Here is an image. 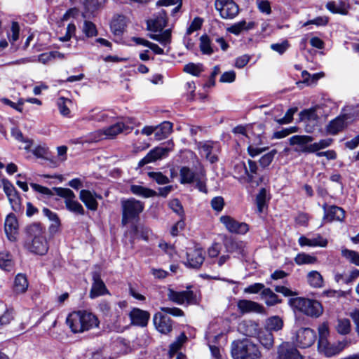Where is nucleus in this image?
<instances>
[{
	"label": "nucleus",
	"instance_id": "obj_1",
	"mask_svg": "<svg viewBox=\"0 0 359 359\" xmlns=\"http://www.w3.org/2000/svg\"><path fill=\"white\" fill-rule=\"evenodd\" d=\"M26 233L24 248L35 255H46L49 247L45 235V228L41 224L33 223L27 226Z\"/></svg>",
	"mask_w": 359,
	"mask_h": 359
},
{
	"label": "nucleus",
	"instance_id": "obj_2",
	"mask_svg": "<svg viewBox=\"0 0 359 359\" xmlns=\"http://www.w3.org/2000/svg\"><path fill=\"white\" fill-rule=\"evenodd\" d=\"M66 323L73 332L79 333L98 327L99 320L92 313L77 311L68 315Z\"/></svg>",
	"mask_w": 359,
	"mask_h": 359
},
{
	"label": "nucleus",
	"instance_id": "obj_3",
	"mask_svg": "<svg viewBox=\"0 0 359 359\" xmlns=\"http://www.w3.org/2000/svg\"><path fill=\"white\" fill-rule=\"evenodd\" d=\"M231 353L233 359H259L261 356L257 346L248 339L233 341Z\"/></svg>",
	"mask_w": 359,
	"mask_h": 359
},
{
	"label": "nucleus",
	"instance_id": "obj_4",
	"mask_svg": "<svg viewBox=\"0 0 359 359\" xmlns=\"http://www.w3.org/2000/svg\"><path fill=\"white\" fill-rule=\"evenodd\" d=\"M288 304L294 310H297L304 314L318 318L323 311L321 304L313 299L304 297H294L288 300Z\"/></svg>",
	"mask_w": 359,
	"mask_h": 359
},
{
	"label": "nucleus",
	"instance_id": "obj_5",
	"mask_svg": "<svg viewBox=\"0 0 359 359\" xmlns=\"http://www.w3.org/2000/svg\"><path fill=\"white\" fill-rule=\"evenodd\" d=\"M313 137L309 135H294L292 136L289 141L291 145L302 146L300 151L302 153H314L320 149L328 147L332 142L330 138L320 140L318 142H315L307 145L308 143L311 142Z\"/></svg>",
	"mask_w": 359,
	"mask_h": 359
},
{
	"label": "nucleus",
	"instance_id": "obj_6",
	"mask_svg": "<svg viewBox=\"0 0 359 359\" xmlns=\"http://www.w3.org/2000/svg\"><path fill=\"white\" fill-rule=\"evenodd\" d=\"M122 209L121 224L126 226L130 221L139 217L143 211L144 203L134 198L123 199L121 201Z\"/></svg>",
	"mask_w": 359,
	"mask_h": 359
},
{
	"label": "nucleus",
	"instance_id": "obj_7",
	"mask_svg": "<svg viewBox=\"0 0 359 359\" xmlns=\"http://www.w3.org/2000/svg\"><path fill=\"white\" fill-rule=\"evenodd\" d=\"M53 190L57 196L65 199V203L67 210L76 215H85L84 208L82 205L76 200V196L70 189L55 187Z\"/></svg>",
	"mask_w": 359,
	"mask_h": 359
},
{
	"label": "nucleus",
	"instance_id": "obj_8",
	"mask_svg": "<svg viewBox=\"0 0 359 359\" xmlns=\"http://www.w3.org/2000/svg\"><path fill=\"white\" fill-rule=\"evenodd\" d=\"M195 144L200 155L210 163H215L218 161V154L220 152V144L218 142L196 140Z\"/></svg>",
	"mask_w": 359,
	"mask_h": 359
},
{
	"label": "nucleus",
	"instance_id": "obj_9",
	"mask_svg": "<svg viewBox=\"0 0 359 359\" xmlns=\"http://www.w3.org/2000/svg\"><path fill=\"white\" fill-rule=\"evenodd\" d=\"M214 5L223 19H233L239 13L238 6L233 0H215Z\"/></svg>",
	"mask_w": 359,
	"mask_h": 359
},
{
	"label": "nucleus",
	"instance_id": "obj_10",
	"mask_svg": "<svg viewBox=\"0 0 359 359\" xmlns=\"http://www.w3.org/2000/svg\"><path fill=\"white\" fill-rule=\"evenodd\" d=\"M168 298L177 304H194L196 303V297L191 290L175 291L169 288L167 294Z\"/></svg>",
	"mask_w": 359,
	"mask_h": 359
},
{
	"label": "nucleus",
	"instance_id": "obj_11",
	"mask_svg": "<svg viewBox=\"0 0 359 359\" xmlns=\"http://www.w3.org/2000/svg\"><path fill=\"white\" fill-rule=\"evenodd\" d=\"M219 220L226 230L232 233L245 235L250 229L247 223L240 222L229 215L221 216Z\"/></svg>",
	"mask_w": 359,
	"mask_h": 359
},
{
	"label": "nucleus",
	"instance_id": "obj_12",
	"mask_svg": "<svg viewBox=\"0 0 359 359\" xmlns=\"http://www.w3.org/2000/svg\"><path fill=\"white\" fill-rule=\"evenodd\" d=\"M4 191L8 197L12 209L15 212H19L21 210V199L19 196L18 192L13 185V184L8 180H4L2 181Z\"/></svg>",
	"mask_w": 359,
	"mask_h": 359
},
{
	"label": "nucleus",
	"instance_id": "obj_13",
	"mask_svg": "<svg viewBox=\"0 0 359 359\" xmlns=\"http://www.w3.org/2000/svg\"><path fill=\"white\" fill-rule=\"evenodd\" d=\"M316 339L315 332L311 328H300L296 334V341L298 346L305 348L313 344Z\"/></svg>",
	"mask_w": 359,
	"mask_h": 359
},
{
	"label": "nucleus",
	"instance_id": "obj_14",
	"mask_svg": "<svg viewBox=\"0 0 359 359\" xmlns=\"http://www.w3.org/2000/svg\"><path fill=\"white\" fill-rule=\"evenodd\" d=\"M154 324L156 330L162 334H168L172 331V320L167 315L157 312L153 318Z\"/></svg>",
	"mask_w": 359,
	"mask_h": 359
},
{
	"label": "nucleus",
	"instance_id": "obj_15",
	"mask_svg": "<svg viewBox=\"0 0 359 359\" xmlns=\"http://www.w3.org/2000/svg\"><path fill=\"white\" fill-rule=\"evenodd\" d=\"M237 306L241 314L248 313H265V309L262 305L251 300L241 299L237 302Z\"/></svg>",
	"mask_w": 359,
	"mask_h": 359
},
{
	"label": "nucleus",
	"instance_id": "obj_16",
	"mask_svg": "<svg viewBox=\"0 0 359 359\" xmlns=\"http://www.w3.org/2000/svg\"><path fill=\"white\" fill-rule=\"evenodd\" d=\"M167 20L168 18L165 11L161 10L154 16V19L147 21L148 29L155 32H161L166 26Z\"/></svg>",
	"mask_w": 359,
	"mask_h": 359
},
{
	"label": "nucleus",
	"instance_id": "obj_17",
	"mask_svg": "<svg viewBox=\"0 0 359 359\" xmlns=\"http://www.w3.org/2000/svg\"><path fill=\"white\" fill-rule=\"evenodd\" d=\"M93 284L89 293V297L91 299H95L99 296L109 294V291L106 287L105 284L100 278L98 273H94L93 275Z\"/></svg>",
	"mask_w": 359,
	"mask_h": 359
},
{
	"label": "nucleus",
	"instance_id": "obj_18",
	"mask_svg": "<svg viewBox=\"0 0 359 359\" xmlns=\"http://www.w3.org/2000/svg\"><path fill=\"white\" fill-rule=\"evenodd\" d=\"M169 150L167 148L164 147H155L151 149L143 158H142L139 163V167H143L144 165L154 162L158 159H161L163 157L165 156Z\"/></svg>",
	"mask_w": 359,
	"mask_h": 359
},
{
	"label": "nucleus",
	"instance_id": "obj_19",
	"mask_svg": "<svg viewBox=\"0 0 359 359\" xmlns=\"http://www.w3.org/2000/svg\"><path fill=\"white\" fill-rule=\"evenodd\" d=\"M169 150L167 148L164 147H155L151 149L143 158H142L139 163V167H143L144 165L154 162L158 159H161L163 157L165 156Z\"/></svg>",
	"mask_w": 359,
	"mask_h": 359
},
{
	"label": "nucleus",
	"instance_id": "obj_20",
	"mask_svg": "<svg viewBox=\"0 0 359 359\" xmlns=\"http://www.w3.org/2000/svg\"><path fill=\"white\" fill-rule=\"evenodd\" d=\"M18 229V222L15 215L13 213L8 215L4 222V231L9 241H15Z\"/></svg>",
	"mask_w": 359,
	"mask_h": 359
},
{
	"label": "nucleus",
	"instance_id": "obj_21",
	"mask_svg": "<svg viewBox=\"0 0 359 359\" xmlns=\"http://www.w3.org/2000/svg\"><path fill=\"white\" fill-rule=\"evenodd\" d=\"M204 259V252L202 250H190L187 252L185 264L191 268L198 269L203 263Z\"/></svg>",
	"mask_w": 359,
	"mask_h": 359
},
{
	"label": "nucleus",
	"instance_id": "obj_22",
	"mask_svg": "<svg viewBox=\"0 0 359 359\" xmlns=\"http://www.w3.org/2000/svg\"><path fill=\"white\" fill-rule=\"evenodd\" d=\"M298 243L301 247L309 246L325 248L327 245L328 241L320 234L317 233L311 238H307L304 236H302L299 238Z\"/></svg>",
	"mask_w": 359,
	"mask_h": 359
},
{
	"label": "nucleus",
	"instance_id": "obj_23",
	"mask_svg": "<svg viewBox=\"0 0 359 359\" xmlns=\"http://www.w3.org/2000/svg\"><path fill=\"white\" fill-rule=\"evenodd\" d=\"M132 324L140 327L147 326L150 318V313L148 311L134 308L129 313Z\"/></svg>",
	"mask_w": 359,
	"mask_h": 359
},
{
	"label": "nucleus",
	"instance_id": "obj_24",
	"mask_svg": "<svg viewBox=\"0 0 359 359\" xmlns=\"http://www.w3.org/2000/svg\"><path fill=\"white\" fill-rule=\"evenodd\" d=\"M224 247L226 252L237 255H245L246 243L244 241L233 238H228L224 241Z\"/></svg>",
	"mask_w": 359,
	"mask_h": 359
},
{
	"label": "nucleus",
	"instance_id": "obj_25",
	"mask_svg": "<svg viewBox=\"0 0 359 359\" xmlns=\"http://www.w3.org/2000/svg\"><path fill=\"white\" fill-rule=\"evenodd\" d=\"M133 130L132 127L125 125L122 122L116 123L106 128H104L106 139H113L117 135L126 133H128Z\"/></svg>",
	"mask_w": 359,
	"mask_h": 359
},
{
	"label": "nucleus",
	"instance_id": "obj_26",
	"mask_svg": "<svg viewBox=\"0 0 359 359\" xmlns=\"http://www.w3.org/2000/svg\"><path fill=\"white\" fill-rule=\"evenodd\" d=\"M238 331L247 337H255L259 334V324L252 320H243L238 326Z\"/></svg>",
	"mask_w": 359,
	"mask_h": 359
},
{
	"label": "nucleus",
	"instance_id": "obj_27",
	"mask_svg": "<svg viewBox=\"0 0 359 359\" xmlns=\"http://www.w3.org/2000/svg\"><path fill=\"white\" fill-rule=\"evenodd\" d=\"M345 218V210L339 206L330 205V210L326 215H323V219L327 222L334 221L343 222Z\"/></svg>",
	"mask_w": 359,
	"mask_h": 359
},
{
	"label": "nucleus",
	"instance_id": "obj_28",
	"mask_svg": "<svg viewBox=\"0 0 359 359\" xmlns=\"http://www.w3.org/2000/svg\"><path fill=\"white\" fill-rule=\"evenodd\" d=\"M280 359H299L300 354L298 350L289 344H282L278 349Z\"/></svg>",
	"mask_w": 359,
	"mask_h": 359
},
{
	"label": "nucleus",
	"instance_id": "obj_29",
	"mask_svg": "<svg viewBox=\"0 0 359 359\" xmlns=\"http://www.w3.org/2000/svg\"><path fill=\"white\" fill-rule=\"evenodd\" d=\"M97 195L89 190L82 189L79 194V198L85 204L86 208L90 210H96L98 203L96 201Z\"/></svg>",
	"mask_w": 359,
	"mask_h": 359
},
{
	"label": "nucleus",
	"instance_id": "obj_30",
	"mask_svg": "<svg viewBox=\"0 0 359 359\" xmlns=\"http://www.w3.org/2000/svg\"><path fill=\"white\" fill-rule=\"evenodd\" d=\"M199 175H204V171L201 169L199 173L196 174L189 168L184 166L180 170V182L182 184H191L196 180Z\"/></svg>",
	"mask_w": 359,
	"mask_h": 359
},
{
	"label": "nucleus",
	"instance_id": "obj_31",
	"mask_svg": "<svg viewBox=\"0 0 359 359\" xmlns=\"http://www.w3.org/2000/svg\"><path fill=\"white\" fill-rule=\"evenodd\" d=\"M126 27V17L123 15H117L114 16L111 24L110 28L111 32L115 35H121Z\"/></svg>",
	"mask_w": 359,
	"mask_h": 359
},
{
	"label": "nucleus",
	"instance_id": "obj_32",
	"mask_svg": "<svg viewBox=\"0 0 359 359\" xmlns=\"http://www.w3.org/2000/svg\"><path fill=\"white\" fill-rule=\"evenodd\" d=\"M172 123L169 121H163L155 127V138L156 140H162L168 137L172 130Z\"/></svg>",
	"mask_w": 359,
	"mask_h": 359
},
{
	"label": "nucleus",
	"instance_id": "obj_33",
	"mask_svg": "<svg viewBox=\"0 0 359 359\" xmlns=\"http://www.w3.org/2000/svg\"><path fill=\"white\" fill-rule=\"evenodd\" d=\"M345 127V116H337L331 121L327 126V132L330 135H337Z\"/></svg>",
	"mask_w": 359,
	"mask_h": 359
},
{
	"label": "nucleus",
	"instance_id": "obj_34",
	"mask_svg": "<svg viewBox=\"0 0 359 359\" xmlns=\"http://www.w3.org/2000/svg\"><path fill=\"white\" fill-rule=\"evenodd\" d=\"M255 27V22H250L247 23L245 20H241L238 22L234 23L231 27L227 28V31L235 35L240 34L243 31L252 29Z\"/></svg>",
	"mask_w": 359,
	"mask_h": 359
},
{
	"label": "nucleus",
	"instance_id": "obj_35",
	"mask_svg": "<svg viewBox=\"0 0 359 359\" xmlns=\"http://www.w3.org/2000/svg\"><path fill=\"white\" fill-rule=\"evenodd\" d=\"M262 299H264L265 304L272 306L281 303L282 300L270 288H265L261 292Z\"/></svg>",
	"mask_w": 359,
	"mask_h": 359
},
{
	"label": "nucleus",
	"instance_id": "obj_36",
	"mask_svg": "<svg viewBox=\"0 0 359 359\" xmlns=\"http://www.w3.org/2000/svg\"><path fill=\"white\" fill-rule=\"evenodd\" d=\"M283 327V320L278 316H271L266 320V330L268 332H278L282 330Z\"/></svg>",
	"mask_w": 359,
	"mask_h": 359
},
{
	"label": "nucleus",
	"instance_id": "obj_37",
	"mask_svg": "<svg viewBox=\"0 0 359 359\" xmlns=\"http://www.w3.org/2000/svg\"><path fill=\"white\" fill-rule=\"evenodd\" d=\"M335 330L341 335L348 334L352 330L351 320L348 318H338L335 325Z\"/></svg>",
	"mask_w": 359,
	"mask_h": 359
},
{
	"label": "nucleus",
	"instance_id": "obj_38",
	"mask_svg": "<svg viewBox=\"0 0 359 359\" xmlns=\"http://www.w3.org/2000/svg\"><path fill=\"white\" fill-rule=\"evenodd\" d=\"M307 282L309 285L314 288H320L323 286V278L317 271H310L306 276Z\"/></svg>",
	"mask_w": 359,
	"mask_h": 359
},
{
	"label": "nucleus",
	"instance_id": "obj_39",
	"mask_svg": "<svg viewBox=\"0 0 359 359\" xmlns=\"http://www.w3.org/2000/svg\"><path fill=\"white\" fill-rule=\"evenodd\" d=\"M130 191L136 196L144 198H150L156 195V192L154 190L135 184L130 186Z\"/></svg>",
	"mask_w": 359,
	"mask_h": 359
},
{
	"label": "nucleus",
	"instance_id": "obj_40",
	"mask_svg": "<svg viewBox=\"0 0 359 359\" xmlns=\"http://www.w3.org/2000/svg\"><path fill=\"white\" fill-rule=\"evenodd\" d=\"M109 118V114L104 111H97V109H92L86 116V119L97 122H107Z\"/></svg>",
	"mask_w": 359,
	"mask_h": 359
},
{
	"label": "nucleus",
	"instance_id": "obj_41",
	"mask_svg": "<svg viewBox=\"0 0 359 359\" xmlns=\"http://www.w3.org/2000/svg\"><path fill=\"white\" fill-rule=\"evenodd\" d=\"M28 287V281L23 274H18L14 280V290L16 293H23Z\"/></svg>",
	"mask_w": 359,
	"mask_h": 359
},
{
	"label": "nucleus",
	"instance_id": "obj_42",
	"mask_svg": "<svg viewBox=\"0 0 359 359\" xmlns=\"http://www.w3.org/2000/svg\"><path fill=\"white\" fill-rule=\"evenodd\" d=\"M200 50L204 55H210L214 53V49L211 46V40L206 34L200 37Z\"/></svg>",
	"mask_w": 359,
	"mask_h": 359
},
{
	"label": "nucleus",
	"instance_id": "obj_43",
	"mask_svg": "<svg viewBox=\"0 0 359 359\" xmlns=\"http://www.w3.org/2000/svg\"><path fill=\"white\" fill-rule=\"evenodd\" d=\"M317 260L316 257L304 252L297 254L294 258V262L297 265L313 264L316 263Z\"/></svg>",
	"mask_w": 359,
	"mask_h": 359
},
{
	"label": "nucleus",
	"instance_id": "obj_44",
	"mask_svg": "<svg viewBox=\"0 0 359 359\" xmlns=\"http://www.w3.org/2000/svg\"><path fill=\"white\" fill-rule=\"evenodd\" d=\"M259 341L266 349H270L273 346V335L271 332L264 331L259 334Z\"/></svg>",
	"mask_w": 359,
	"mask_h": 359
},
{
	"label": "nucleus",
	"instance_id": "obj_45",
	"mask_svg": "<svg viewBox=\"0 0 359 359\" xmlns=\"http://www.w3.org/2000/svg\"><path fill=\"white\" fill-rule=\"evenodd\" d=\"M13 267L12 256L8 252H0V268L10 271Z\"/></svg>",
	"mask_w": 359,
	"mask_h": 359
},
{
	"label": "nucleus",
	"instance_id": "obj_46",
	"mask_svg": "<svg viewBox=\"0 0 359 359\" xmlns=\"http://www.w3.org/2000/svg\"><path fill=\"white\" fill-rule=\"evenodd\" d=\"M150 38L158 41L163 46H165L170 43L171 41V31L170 29H166L164 32L157 34H151Z\"/></svg>",
	"mask_w": 359,
	"mask_h": 359
},
{
	"label": "nucleus",
	"instance_id": "obj_47",
	"mask_svg": "<svg viewBox=\"0 0 359 359\" xmlns=\"http://www.w3.org/2000/svg\"><path fill=\"white\" fill-rule=\"evenodd\" d=\"M341 255L350 263L359 266V253L346 248L341 250Z\"/></svg>",
	"mask_w": 359,
	"mask_h": 359
},
{
	"label": "nucleus",
	"instance_id": "obj_48",
	"mask_svg": "<svg viewBox=\"0 0 359 359\" xmlns=\"http://www.w3.org/2000/svg\"><path fill=\"white\" fill-rule=\"evenodd\" d=\"M318 347L321 348L323 346L327 344V337L329 335V328L327 323H324L318 327Z\"/></svg>",
	"mask_w": 359,
	"mask_h": 359
},
{
	"label": "nucleus",
	"instance_id": "obj_49",
	"mask_svg": "<svg viewBox=\"0 0 359 359\" xmlns=\"http://www.w3.org/2000/svg\"><path fill=\"white\" fill-rule=\"evenodd\" d=\"M82 31L86 37H93L97 35V30L95 25L88 20H85L83 22Z\"/></svg>",
	"mask_w": 359,
	"mask_h": 359
},
{
	"label": "nucleus",
	"instance_id": "obj_50",
	"mask_svg": "<svg viewBox=\"0 0 359 359\" xmlns=\"http://www.w3.org/2000/svg\"><path fill=\"white\" fill-rule=\"evenodd\" d=\"M12 136L18 141L25 143V149L29 150L32 144V141L28 138H25L22 132L18 128H13L11 130Z\"/></svg>",
	"mask_w": 359,
	"mask_h": 359
},
{
	"label": "nucleus",
	"instance_id": "obj_51",
	"mask_svg": "<svg viewBox=\"0 0 359 359\" xmlns=\"http://www.w3.org/2000/svg\"><path fill=\"white\" fill-rule=\"evenodd\" d=\"M243 169L245 170V173L246 174V182L250 184L252 187H258L261 183H262L264 180V176H260L258 178L254 177V173H250L248 172V168H246L245 163H243Z\"/></svg>",
	"mask_w": 359,
	"mask_h": 359
},
{
	"label": "nucleus",
	"instance_id": "obj_52",
	"mask_svg": "<svg viewBox=\"0 0 359 359\" xmlns=\"http://www.w3.org/2000/svg\"><path fill=\"white\" fill-rule=\"evenodd\" d=\"M68 103H71V100L63 97L58 98L57 101L58 109L62 116H67L70 114V109L67 106Z\"/></svg>",
	"mask_w": 359,
	"mask_h": 359
},
{
	"label": "nucleus",
	"instance_id": "obj_53",
	"mask_svg": "<svg viewBox=\"0 0 359 359\" xmlns=\"http://www.w3.org/2000/svg\"><path fill=\"white\" fill-rule=\"evenodd\" d=\"M262 144V139L260 137H259V141L257 143L255 144V145L250 144L248 147V154L251 157L254 158V157L258 156L259 154H262L264 151H266L268 149V147H265L261 148V147H257V145H259Z\"/></svg>",
	"mask_w": 359,
	"mask_h": 359
},
{
	"label": "nucleus",
	"instance_id": "obj_54",
	"mask_svg": "<svg viewBox=\"0 0 359 359\" xmlns=\"http://www.w3.org/2000/svg\"><path fill=\"white\" fill-rule=\"evenodd\" d=\"M203 70V65L189 63L184 67V71L194 76H199Z\"/></svg>",
	"mask_w": 359,
	"mask_h": 359
},
{
	"label": "nucleus",
	"instance_id": "obj_55",
	"mask_svg": "<svg viewBox=\"0 0 359 359\" xmlns=\"http://www.w3.org/2000/svg\"><path fill=\"white\" fill-rule=\"evenodd\" d=\"M276 153L277 151L276 149H272L267 154L263 155L259 161V165L264 168L268 167L273 161Z\"/></svg>",
	"mask_w": 359,
	"mask_h": 359
},
{
	"label": "nucleus",
	"instance_id": "obj_56",
	"mask_svg": "<svg viewBox=\"0 0 359 359\" xmlns=\"http://www.w3.org/2000/svg\"><path fill=\"white\" fill-rule=\"evenodd\" d=\"M168 206L173 212L177 213L181 217L184 216V211L180 201L177 198H174L170 201Z\"/></svg>",
	"mask_w": 359,
	"mask_h": 359
},
{
	"label": "nucleus",
	"instance_id": "obj_57",
	"mask_svg": "<svg viewBox=\"0 0 359 359\" xmlns=\"http://www.w3.org/2000/svg\"><path fill=\"white\" fill-rule=\"evenodd\" d=\"M266 190L265 188H262L256 196V203L259 212H262L263 207L266 204Z\"/></svg>",
	"mask_w": 359,
	"mask_h": 359
},
{
	"label": "nucleus",
	"instance_id": "obj_58",
	"mask_svg": "<svg viewBox=\"0 0 359 359\" xmlns=\"http://www.w3.org/2000/svg\"><path fill=\"white\" fill-rule=\"evenodd\" d=\"M148 175L158 184H165L169 182V179L161 172H149Z\"/></svg>",
	"mask_w": 359,
	"mask_h": 359
},
{
	"label": "nucleus",
	"instance_id": "obj_59",
	"mask_svg": "<svg viewBox=\"0 0 359 359\" xmlns=\"http://www.w3.org/2000/svg\"><path fill=\"white\" fill-rule=\"evenodd\" d=\"M270 47L273 50L282 55L289 48L290 43L287 40H284L281 43H272Z\"/></svg>",
	"mask_w": 359,
	"mask_h": 359
},
{
	"label": "nucleus",
	"instance_id": "obj_60",
	"mask_svg": "<svg viewBox=\"0 0 359 359\" xmlns=\"http://www.w3.org/2000/svg\"><path fill=\"white\" fill-rule=\"evenodd\" d=\"M329 18L326 16H319L313 20H310L304 23L303 27H306L310 25H315L316 26H325L328 23Z\"/></svg>",
	"mask_w": 359,
	"mask_h": 359
},
{
	"label": "nucleus",
	"instance_id": "obj_61",
	"mask_svg": "<svg viewBox=\"0 0 359 359\" xmlns=\"http://www.w3.org/2000/svg\"><path fill=\"white\" fill-rule=\"evenodd\" d=\"M297 111V108H290L285 113V116L279 119H277L276 121L279 124H287L292 122L293 120L294 114Z\"/></svg>",
	"mask_w": 359,
	"mask_h": 359
},
{
	"label": "nucleus",
	"instance_id": "obj_62",
	"mask_svg": "<svg viewBox=\"0 0 359 359\" xmlns=\"http://www.w3.org/2000/svg\"><path fill=\"white\" fill-rule=\"evenodd\" d=\"M11 34H8V39L11 43L15 42L19 38L20 26L17 22H13L11 27Z\"/></svg>",
	"mask_w": 359,
	"mask_h": 359
},
{
	"label": "nucleus",
	"instance_id": "obj_63",
	"mask_svg": "<svg viewBox=\"0 0 359 359\" xmlns=\"http://www.w3.org/2000/svg\"><path fill=\"white\" fill-rule=\"evenodd\" d=\"M32 154L37 158H48V149L45 145H38L32 150Z\"/></svg>",
	"mask_w": 359,
	"mask_h": 359
},
{
	"label": "nucleus",
	"instance_id": "obj_64",
	"mask_svg": "<svg viewBox=\"0 0 359 359\" xmlns=\"http://www.w3.org/2000/svg\"><path fill=\"white\" fill-rule=\"evenodd\" d=\"M210 203L212 208L217 212L222 211L224 206V201L222 196L214 197Z\"/></svg>",
	"mask_w": 359,
	"mask_h": 359
}]
</instances>
